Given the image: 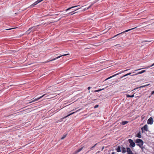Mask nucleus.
<instances>
[{
    "mask_svg": "<svg viewBox=\"0 0 154 154\" xmlns=\"http://www.w3.org/2000/svg\"><path fill=\"white\" fill-rule=\"evenodd\" d=\"M135 142L138 143L137 144V145L139 146L142 149H143V142L142 140L140 139H137L136 140Z\"/></svg>",
    "mask_w": 154,
    "mask_h": 154,
    "instance_id": "nucleus-1",
    "label": "nucleus"
},
{
    "mask_svg": "<svg viewBox=\"0 0 154 154\" xmlns=\"http://www.w3.org/2000/svg\"><path fill=\"white\" fill-rule=\"evenodd\" d=\"M128 141L130 144V146L131 147H134L135 146V144L131 139L128 140Z\"/></svg>",
    "mask_w": 154,
    "mask_h": 154,
    "instance_id": "nucleus-2",
    "label": "nucleus"
},
{
    "mask_svg": "<svg viewBox=\"0 0 154 154\" xmlns=\"http://www.w3.org/2000/svg\"><path fill=\"white\" fill-rule=\"evenodd\" d=\"M136 27H134V28H131V29H128V30H126L125 31L123 32H122L120 33H119V34H117V35H114L113 37L112 38H114L115 37H116L117 36H118V35H120V34H122V33H125L126 32H128V31H130L131 30H133V29H134L136 28Z\"/></svg>",
    "mask_w": 154,
    "mask_h": 154,
    "instance_id": "nucleus-3",
    "label": "nucleus"
},
{
    "mask_svg": "<svg viewBox=\"0 0 154 154\" xmlns=\"http://www.w3.org/2000/svg\"><path fill=\"white\" fill-rule=\"evenodd\" d=\"M69 55V54H64L63 55H62L61 56H59L58 57H57L56 58H54L52 60H50L48 61H46L45 62V63H47L49 62H50V61H52L55 60H56L57 59L59 58L60 57H62V56H66V55Z\"/></svg>",
    "mask_w": 154,
    "mask_h": 154,
    "instance_id": "nucleus-4",
    "label": "nucleus"
},
{
    "mask_svg": "<svg viewBox=\"0 0 154 154\" xmlns=\"http://www.w3.org/2000/svg\"><path fill=\"white\" fill-rule=\"evenodd\" d=\"M45 95H46V94H44L43 95H42V96L40 97H38V98H36V99H35L32 100L31 101L29 102V103H27V104L28 103H32L36 101H37L38 100H39L40 99L42 98V97H44Z\"/></svg>",
    "mask_w": 154,
    "mask_h": 154,
    "instance_id": "nucleus-5",
    "label": "nucleus"
},
{
    "mask_svg": "<svg viewBox=\"0 0 154 154\" xmlns=\"http://www.w3.org/2000/svg\"><path fill=\"white\" fill-rule=\"evenodd\" d=\"M153 123V119L152 117L149 118L147 121V124H148L152 125Z\"/></svg>",
    "mask_w": 154,
    "mask_h": 154,
    "instance_id": "nucleus-6",
    "label": "nucleus"
},
{
    "mask_svg": "<svg viewBox=\"0 0 154 154\" xmlns=\"http://www.w3.org/2000/svg\"><path fill=\"white\" fill-rule=\"evenodd\" d=\"M127 154H137L136 153H133L131 149L129 147H127Z\"/></svg>",
    "mask_w": 154,
    "mask_h": 154,
    "instance_id": "nucleus-7",
    "label": "nucleus"
},
{
    "mask_svg": "<svg viewBox=\"0 0 154 154\" xmlns=\"http://www.w3.org/2000/svg\"><path fill=\"white\" fill-rule=\"evenodd\" d=\"M143 129H144V131H147L148 130V126L147 125H145L144 126L141 128L142 131H143Z\"/></svg>",
    "mask_w": 154,
    "mask_h": 154,
    "instance_id": "nucleus-8",
    "label": "nucleus"
},
{
    "mask_svg": "<svg viewBox=\"0 0 154 154\" xmlns=\"http://www.w3.org/2000/svg\"><path fill=\"white\" fill-rule=\"evenodd\" d=\"M145 72H146V70H142V71H141L140 72H138L137 73L133 75H137L138 74H142V73Z\"/></svg>",
    "mask_w": 154,
    "mask_h": 154,
    "instance_id": "nucleus-9",
    "label": "nucleus"
},
{
    "mask_svg": "<svg viewBox=\"0 0 154 154\" xmlns=\"http://www.w3.org/2000/svg\"><path fill=\"white\" fill-rule=\"evenodd\" d=\"M122 153H124L127 152V149H126L125 147H122Z\"/></svg>",
    "mask_w": 154,
    "mask_h": 154,
    "instance_id": "nucleus-10",
    "label": "nucleus"
},
{
    "mask_svg": "<svg viewBox=\"0 0 154 154\" xmlns=\"http://www.w3.org/2000/svg\"><path fill=\"white\" fill-rule=\"evenodd\" d=\"M36 29H37V28L36 27V26L32 27L29 28V29L27 31V32L29 31V30H31L32 29V30L33 31H34L36 30Z\"/></svg>",
    "mask_w": 154,
    "mask_h": 154,
    "instance_id": "nucleus-11",
    "label": "nucleus"
},
{
    "mask_svg": "<svg viewBox=\"0 0 154 154\" xmlns=\"http://www.w3.org/2000/svg\"><path fill=\"white\" fill-rule=\"evenodd\" d=\"M83 148V147H82V148H80L79 149L77 150L76 151H75V154H76L77 153H78V152H80V151H81L82 150Z\"/></svg>",
    "mask_w": 154,
    "mask_h": 154,
    "instance_id": "nucleus-12",
    "label": "nucleus"
},
{
    "mask_svg": "<svg viewBox=\"0 0 154 154\" xmlns=\"http://www.w3.org/2000/svg\"><path fill=\"white\" fill-rule=\"evenodd\" d=\"M121 73V72H120V73H117V74H115V75H112V76H111L109 77V78H107V79H106L105 80H108V79H110V78H112V77H114V76H116V75H118V74H120V73Z\"/></svg>",
    "mask_w": 154,
    "mask_h": 154,
    "instance_id": "nucleus-13",
    "label": "nucleus"
},
{
    "mask_svg": "<svg viewBox=\"0 0 154 154\" xmlns=\"http://www.w3.org/2000/svg\"><path fill=\"white\" fill-rule=\"evenodd\" d=\"M76 113V112H72V113H70V114H69V115H67V116H65L64 117H63V119H65V118H67V117L69 116H70L71 115H72L73 114H74L75 113Z\"/></svg>",
    "mask_w": 154,
    "mask_h": 154,
    "instance_id": "nucleus-14",
    "label": "nucleus"
},
{
    "mask_svg": "<svg viewBox=\"0 0 154 154\" xmlns=\"http://www.w3.org/2000/svg\"><path fill=\"white\" fill-rule=\"evenodd\" d=\"M136 137H137L140 138L141 137V136L140 134V132H139L136 135Z\"/></svg>",
    "mask_w": 154,
    "mask_h": 154,
    "instance_id": "nucleus-15",
    "label": "nucleus"
},
{
    "mask_svg": "<svg viewBox=\"0 0 154 154\" xmlns=\"http://www.w3.org/2000/svg\"><path fill=\"white\" fill-rule=\"evenodd\" d=\"M79 5H77V6H72V7H70V8H69L67 9H66V11H67L69 10L70 9L72 8H74L75 7H78V6H79Z\"/></svg>",
    "mask_w": 154,
    "mask_h": 154,
    "instance_id": "nucleus-16",
    "label": "nucleus"
},
{
    "mask_svg": "<svg viewBox=\"0 0 154 154\" xmlns=\"http://www.w3.org/2000/svg\"><path fill=\"white\" fill-rule=\"evenodd\" d=\"M128 123V122L126 121H124L122 122V125H124Z\"/></svg>",
    "mask_w": 154,
    "mask_h": 154,
    "instance_id": "nucleus-17",
    "label": "nucleus"
},
{
    "mask_svg": "<svg viewBox=\"0 0 154 154\" xmlns=\"http://www.w3.org/2000/svg\"><path fill=\"white\" fill-rule=\"evenodd\" d=\"M117 151L118 152H121V147L120 146H118L117 149H116Z\"/></svg>",
    "mask_w": 154,
    "mask_h": 154,
    "instance_id": "nucleus-18",
    "label": "nucleus"
},
{
    "mask_svg": "<svg viewBox=\"0 0 154 154\" xmlns=\"http://www.w3.org/2000/svg\"><path fill=\"white\" fill-rule=\"evenodd\" d=\"M126 96L127 97H133L134 96V94H133L132 95H130L128 94H126Z\"/></svg>",
    "mask_w": 154,
    "mask_h": 154,
    "instance_id": "nucleus-19",
    "label": "nucleus"
},
{
    "mask_svg": "<svg viewBox=\"0 0 154 154\" xmlns=\"http://www.w3.org/2000/svg\"><path fill=\"white\" fill-rule=\"evenodd\" d=\"M154 66V63L153 64H152V65L149 66H147L146 67L144 68L148 69V68H149L150 67H152Z\"/></svg>",
    "mask_w": 154,
    "mask_h": 154,
    "instance_id": "nucleus-20",
    "label": "nucleus"
},
{
    "mask_svg": "<svg viewBox=\"0 0 154 154\" xmlns=\"http://www.w3.org/2000/svg\"><path fill=\"white\" fill-rule=\"evenodd\" d=\"M79 9V8H78V9H77L75 10V11H72V12H71L69 13V14H74V13H73V12L74 11H76V10H78V9ZM75 13H76V12H75Z\"/></svg>",
    "mask_w": 154,
    "mask_h": 154,
    "instance_id": "nucleus-21",
    "label": "nucleus"
},
{
    "mask_svg": "<svg viewBox=\"0 0 154 154\" xmlns=\"http://www.w3.org/2000/svg\"><path fill=\"white\" fill-rule=\"evenodd\" d=\"M66 136V134L64 135L63 137H62L61 138V139L63 140L64 139Z\"/></svg>",
    "mask_w": 154,
    "mask_h": 154,
    "instance_id": "nucleus-22",
    "label": "nucleus"
},
{
    "mask_svg": "<svg viewBox=\"0 0 154 154\" xmlns=\"http://www.w3.org/2000/svg\"><path fill=\"white\" fill-rule=\"evenodd\" d=\"M103 90V89H100V90H95V92H99V91H100L101 90Z\"/></svg>",
    "mask_w": 154,
    "mask_h": 154,
    "instance_id": "nucleus-23",
    "label": "nucleus"
},
{
    "mask_svg": "<svg viewBox=\"0 0 154 154\" xmlns=\"http://www.w3.org/2000/svg\"><path fill=\"white\" fill-rule=\"evenodd\" d=\"M97 145V143L95 144L93 146L90 148V150H92V148L94 147Z\"/></svg>",
    "mask_w": 154,
    "mask_h": 154,
    "instance_id": "nucleus-24",
    "label": "nucleus"
},
{
    "mask_svg": "<svg viewBox=\"0 0 154 154\" xmlns=\"http://www.w3.org/2000/svg\"><path fill=\"white\" fill-rule=\"evenodd\" d=\"M97 145V143L95 144L93 146L90 148V150H92V148L94 147Z\"/></svg>",
    "mask_w": 154,
    "mask_h": 154,
    "instance_id": "nucleus-25",
    "label": "nucleus"
},
{
    "mask_svg": "<svg viewBox=\"0 0 154 154\" xmlns=\"http://www.w3.org/2000/svg\"><path fill=\"white\" fill-rule=\"evenodd\" d=\"M97 145V143L95 144L93 146L90 148V150H92V148L94 147Z\"/></svg>",
    "mask_w": 154,
    "mask_h": 154,
    "instance_id": "nucleus-26",
    "label": "nucleus"
},
{
    "mask_svg": "<svg viewBox=\"0 0 154 154\" xmlns=\"http://www.w3.org/2000/svg\"><path fill=\"white\" fill-rule=\"evenodd\" d=\"M139 69L135 70L133 72V73H134V72H136V71H137V70H140L141 69Z\"/></svg>",
    "mask_w": 154,
    "mask_h": 154,
    "instance_id": "nucleus-27",
    "label": "nucleus"
},
{
    "mask_svg": "<svg viewBox=\"0 0 154 154\" xmlns=\"http://www.w3.org/2000/svg\"><path fill=\"white\" fill-rule=\"evenodd\" d=\"M88 9V8H85L84 9L82 10V11H85L87 10Z\"/></svg>",
    "mask_w": 154,
    "mask_h": 154,
    "instance_id": "nucleus-28",
    "label": "nucleus"
},
{
    "mask_svg": "<svg viewBox=\"0 0 154 154\" xmlns=\"http://www.w3.org/2000/svg\"><path fill=\"white\" fill-rule=\"evenodd\" d=\"M94 3H92L91 4V5H90L89 6L88 8V9L89 8H90L91 7V6L94 4Z\"/></svg>",
    "mask_w": 154,
    "mask_h": 154,
    "instance_id": "nucleus-29",
    "label": "nucleus"
},
{
    "mask_svg": "<svg viewBox=\"0 0 154 154\" xmlns=\"http://www.w3.org/2000/svg\"><path fill=\"white\" fill-rule=\"evenodd\" d=\"M81 109H79L78 110H77V111H75V112H79V111L81 110Z\"/></svg>",
    "mask_w": 154,
    "mask_h": 154,
    "instance_id": "nucleus-30",
    "label": "nucleus"
},
{
    "mask_svg": "<svg viewBox=\"0 0 154 154\" xmlns=\"http://www.w3.org/2000/svg\"><path fill=\"white\" fill-rule=\"evenodd\" d=\"M98 107V105H95L94 107V108H97Z\"/></svg>",
    "mask_w": 154,
    "mask_h": 154,
    "instance_id": "nucleus-31",
    "label": "nucleus"
},
{
    "mask_svg": "<svg viewBox=\"0 0 154 154\" xmlns=\"http://www.w3.org/2000/svg\"><path fill=\"white\" fill-rule=\"evenodd\" d=\"M127 75H128V74H126L125 75H124L122 76V77H125V76H127Z\"/></svg>",
    "mask_w": 154,
    "mask_h": 154,
    "instance_id": "nucleus-32",
    "label": "nucleus"
},
{
    "mask_svg": "<svg viewBox=\"0 0 154 154\" xmlns=\"http://www.w3.org/2000/svg\"><path fill=\"white\" fill-rule=\"evenodd\" d=\"M14 29V28H11V29H6V30H8L12 29Z\"/></svg>",
    "mask_w": 154,
    "mask_h": 154,
    "instance_id": "nucleus-33",
    "label": "nucleus"
},
{
    "mask_svg": "<svg viewBox=\"0 0 154 154\" xmlns=\"http://www.w3.org/2000/svg\"><path fill=\"white\" fill-rule=\"evenodd\" d=\"M129 69H126V70H124V71H122V72H125V71H127V70H129Z\"/></svg>",
    "mask_w": 154,
    "mask_h": 154,
    "instance_id": "nucleus-34",
    "label": "nucleus"
},
{
    "mask_svg": "<svg viewBox=\"0 0 154 154\" xmlns=\"http://www.w3.org/2000/svg\"><path fill=\"white\" fill-rule=\"evenodd\" d=\"M154 94V91H152V93H151V95H152L153 94Z\"/></svg>",
    "mask_w": 154,
    "mask_h": 154,
    "instance_id": "nucleus-35",
    "label": "nucleus"
},
{
    "mask_svg": "<svg viewBox=\"0 0 154 154\" xmlns=\"http://www.w3.org/2000/svg\"><path fill=\"white\" fill-rule=\"evenodd\" d=\"M91 87H89L88 88V90H89L91 88Z\"/></svg>",
    "mask_w": 154,
    "mask_h": 154,
    "instance_id": "nucleus-36",
    "label": "nucleus"
},
{
    "mask_svg": "<svg viewBox=\"0 0 154 154\" xmlns=\"http://www.w3.org/2000/svg\"><path fill=\"white\" fill-rule=\"evenodd\" d=\"M127 74H128V75H131V72H129V73H127Z\"/></svg>",
    "mask_w": 154,
    "mask_h": 154,
    "instance_id": "nucleus-37",
    "label": "nucleus"
},
{
    "mask_svg": "<svg viewBox=\"0 0 154 154\" xmlns=\"http://www.w3.org/2000/svg\"><path fill=\"white\" fill-rule=\"evenodd\" d=\"M115 153L114 152H112L111 154H115Z\"/></svg>",
    "mask_w": 154,
    "mask_h": 154,
    "instance_id": "nucleus-38",
    "label": "nucleus"
},
{
    "mask_svg": "<svg viewBox=\"0 0 154 154\" xmlns=\"http://www.w3.org/2000/svg\"><path fill=\"white\" fill-rule=\"evenodd\" d=\"M74 110V109H73V110H72L71 111H73Z\"/></svg>",
    "mask_w": 154,
    "mask_h": 154,
    "instance_id": "nucleus-39",
    "label": "nucleus"
}]
</instances>
